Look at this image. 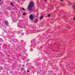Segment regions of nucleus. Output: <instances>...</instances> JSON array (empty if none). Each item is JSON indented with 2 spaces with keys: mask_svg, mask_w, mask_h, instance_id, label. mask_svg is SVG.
<instances>
[{
  "mask_svg": "<svg viewBox=\"0 0 75 75\" xmlns=\"http://www.w3.org/2000/svg\"><path fill=\"white\" fill-rule=\"evenodd\" d=\"M34 3L33 1L30 2L28 5L27 10L28 11L32 10V8L34 7Z\"/></svg>",
  "mask_w": 75,
  "mask_h": 75,
  "instance_id": "f257e3e1",
  "label": "nucleus"
},
{
  "mask_svg": "<svg viewBox=\"0 0 75 75\" xmlns=\"http://www.w3.org/2000/svg\"><path fill=\"white\" fill-rule=\"evenodd\" d=\"M29 17L30 20H34V16L32 15H31Z\"/></svg>",
  "mask_w": 75,
  "mask_h": 75,
  "instance_id": "f03ea898",
  "label": "nucleus"
},
{
  "mask_svg": "<svg viewBox=\"0 0 75 75\" xmlns=\"http://www.w3.org/2000/svg\"><path fill=\"white\" fill-rule=\"evenodd\" d=\"M38 19H36L34 21V23H37V22L38 21Z\"/></svg>",
  "mask_w": 75,
  "mask_h": 75,
  "instance_id": "7ed1b4c3",
  "label": "nucleus"
},
{
  "mask_svg": "<svg viewBox=\"0 0 75 75\" xmlns=\"http://www.w3.org/2000/svg\"><path fill=\"white\" fill-rule=\"evenodd\" d=\"M5 23L6 25H8V22L6 21H5Z\"/></svg>",
  "mask_w": 75,
  "mask_h": 75,
  "instance_id": "20e7f679",
  "label": "nucleus"
},
{
  "mask_svg": "<svg viewBox=\"0 0 75 75\" xmlns=\"http://www.w3.org/2000/svg\"><path fill=\"white\" fill-rule=\"evenodd\" d=\"M72 8L74 10H75V5L73 6H72Z\"/></svg>",
  "mask_w": 75,
  "mask_h": 75,
  "instance_id": "39448f33",
  "label": "nucleus"
},
{
  "mask_svg": "<svg viewBox=\"0 0 75 75\" xmlns=\"http://www.w3.org/2000/svg\"><path fill=\"white\" fill-rule=\"evenodd\" d=\"M42 18H43V16H41L40 18V20H42Z\"/></svg>",
  "mask_w": 75,
  "mask_h": 75,
  "instance_id": "423d86ee",
  "label": "nucleus"
},
{
  "mask_svg": "<svg viewBox=\"0 0 75 75\" xmlns=\"http://www.w3.org/2000/svg\"><path fill=\"white\" fill-rule=\"evenodd\" d=\"M26 13H23V16H25V15H26Z\"/></svg>",
  "mask_w": 75,
  "mask_h": 75,
  "instance_id": "0eeeda50",
  "label": "nucleus"
},
{
  "mask_svg": "<svg viewBox=\"0 0 75 75\" xmlns=\"http://www.w3.org/2000/svg\"><path fill=\"white\" fill-rule=\"evenodd\" d=\"M11 5L12 6H13V3H11Z\"/></svg>",
  "mask_w": 75,
  "mask_h": 75,
  "instance_id": "6e6552de",
  "label": "nucleus"
},
{
  "mask_svg": "<svg viewBox=\"0 0 75 75\" xmlns=\"http://www.w3.org/2000/svg\"><path fill=\"white\" fill-rule=\"evenodd\" d=\"M21 69H22V70H24V68L23 67L21 68Z\"/></svg>",
  "mask_w": 75,
  "mask_h": 75,
  "instance_id": "1a4fd4ad",
  "label": "nucleus"
},
{
  "mask_svg": "<svg viewBox=\"0 0 75 75\" xmlns=\"http://www.w3.org/2000/svg\"><path fill=\"white\" fill-rule=\"evenodd\" d=\"M50 16H51V14H49L48 15V17H50Z\"/></svg>",
  "mask_w": 75,
  "mask_h": 75,
  "instance_id": "9d476101",
  "label": "nucleus"
},
{
  "mask_svg": "<svg viewBox=\"0 0 75 75\" xmlns=\"http://www.w3.org/2000/svg\"><path fill=\"white\" fill-rule=\"evenodd\" d=\"M22 10H23V11H24V10H25V9H24V8H22Z\"/></svg>",
  "mask_w": 75,
  "mask_h": 75,
  "instance_id": "9b49d317",
  "label": "nucleus"
},
{
  "mask_svg": "<svg viewBox=\"0 0 75 75\" xmlns=\"http://www.w3.org/2000/svg\"><path fill=\"white\" fill-rule=\"evenodd\" d=\"M73 20L74 21H75V17L73 18Z\"/></svg>",
  "mask_w": 75,
  "mask_h": 75,
  "instance_id": "f8f14e48",
  "label": "nucleus"
},
{
  "mask_svg": "<svg viewBox=\"0 0 75 75\" xmlns=\"http://www.w3.org/2000/svg\"><path fill=\"white\" fill-rule=\"evenodd\" d=\"M22 67H24V65H22Z\"/></svg>",
  "mask_w": 75,
  "mask_h": 75,
  "instance_id": "ddd939ff",
  "label": "nucleus"
},
{
  "mask_svg": "<svg viewBox=\"0 0 75 75\" xmlns=\"http://www.w3.org/2000/svg\"><path fill=\"white\" fill-rule=\"evenodd\" d=\"M19 25H19V23H18V27H19Z\"/></svg>",
  "mask_w": 75,
  "mask_h": 75,
  "instance_id": "4468645a",
  "label": "nucleus"
},
{
  "mask_svg": "<svg viewBox=\"0 0 75 75\" xmlns=\"http://www.w3.org/2000/svg\"><path fill=\"white\" fill-rule=\"evenodd\" d=\"M46 2V1H47V0H44Z\"/></svg>",
  "mask_w": 75,
  "mask_h": 75,
  "instance_id": "2eb2a0df",
  "label": "nucleus"
},
{
  "mask_svg": "<svg viewBox=\"0 0 75 75\" xmlns=\"http://www.w3.org/2000/svg\"><path fill=\"white\" fill-rule=\"evenodd\" d=\"M27 72H30V71H29V70H28L27 71Z\"/></svg>",
  "mask_w": 75,
  "mask_h": 75,
  "instance_id": "dca6fc26",
  "label": "nucleus"
},
{
  "mask_svg": "<svg viewBox=\"0 0 75 75\" xmlns=\"http://www.w3.org/2000/svg\"><path fill=\"white\" fill-rule=\"evenodd\" d=\"M61 1H63V0H60Z\"/></svg>",
  "mask_w": 75,
  "mask_h": 75,
  "instance_id": "f3484780",
  "label": "nucleus"
},
{
  "mask_svg": "<svg viewBox=\"0 0 75 75\" xmlns=\"http://www.w3.org/2000/svg\"><path fill=\"white\" fill-rule=\"evenodd\" d=\"M1 4V2L0 3V4Z\"/></svg>",
  "mask_w": 75,
  "mask_h": 75,
  "instance_id": "a211bd4d",
  "label": "nucleus"
},
{
  "mask_svg": "<svg viewBox=\"0 0 75 75\" xmlns=\"http://www.w3.org/2000/svg\"><path fill=\"white\" fill-rule=\"evenodd\" d=\"M30 51H31V49H30Z\"/></svg>",
  "mask_w": 75,
  "mask_h": 75,
  "instance_id": "6ab92c4d",
  "label": "nucleus"
},
{
  "mask_svg": "<svg viewBox=\"0 0 75 75\" xmlns=\"http://www.w3.org/2000/svg\"><path fill=\"white\" fill-rule=\"evenodd\" d=\"M37 32H38V31H37Z\"/></svg>",
  "mask_w": 75,
  "mask_h": 75,
  "instance_id": "aec40b11",
  "label": "nucleus"
},
{
  "mask_svg": "<svg viewBox=\"0 0 75 75\" xmlns=\"http://www.w3.org/2000/svg\"><path fill=\"white\" fill-rule=\"evenodd\" d=\"M1 0H0V1H1Z\"/></svg>",
  "mask_w": 75,
  "mask_h": 75,
  "instance_id": "412c9836",
  "label": "nucleus"
},
{
  "mask_svg": "<svg viewBox=\"0 0 75 75\" xmlns=\"http://www.w3.org/2000/svg\"><path fill=\"white\" fill-rule=\"evenodd\" d=\"M23 34V33H22V34Z\"/></svg>",
  "mask_w": 75,
  "mask_h": 75,
  "instance_id": "4be33fe9",
  "label": "nucleus"
}]
</instances>
